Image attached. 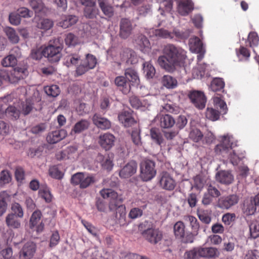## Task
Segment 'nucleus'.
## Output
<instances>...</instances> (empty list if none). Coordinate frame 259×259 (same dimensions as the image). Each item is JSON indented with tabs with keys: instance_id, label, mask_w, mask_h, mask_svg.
I'll return each mask as SVG.
<instances>
[{
	"instance_id": "nucleus-1",
	"label": "nucleus",
	"mask_w": 259,
	"mask_h": 259,
	"mask_svg": "<svg viewBox=\"0 0 259 259\" xmlns=\"http://www.w3.org/2000/svg\"><path fill=\"white\" fill-rule=\"evenodd\" d=\"M163 55L157 60L158 65L166 71L172 73L180 68H184L187 58L186 52L172 44L165 45L162 50Z\"/></svg>"
},
{
	"instance_id": "nucleus-2",
	"label": "nucleus",
	"mask_w": 259,
	"mask_h": 259,
	"mask_svg": "<svg viewBox=\"0 0 259 259\" xmlns=\"http://www.w3.org/2000/svg\"><path fill=\"white\" fill-rule=\"evenodd\" d=\"M82 29L78 31V37L73 33H68L65 39V43L68 46H75L82 42L84 39L89 38L95 34V29H92L89 24H82Z\"/></svg>"
},
{
	"instance_id": "nucleus-3",
	"label": "nucleus",
	"mask_w": 259,
	"mask_h": 259,
	"mask_svg": "<svg viewBox=\"0 0 259 259\" xmlns=\"http://www.w3.org/2000/svg\"><path fill=\"white\" fill-rule=\"evenodd\" d=\"M26 70L18 67L13 69L10 74L5 69L0 70V85L4 81L15 83L23 78L26 75Z\"/></svg>"
},
{
	"instance_id": "nucleus-4",
	"label": "nucleus",
	"mask_w": 259,
	"mask_h": 259,
	"mask_svg": "<svg viewBox=\"0 0 259 259\" xmlns=\"http://www.w3.org/2000/svg\"><path fill=\"white\" fill-rule=\"evenodd\" d=\"M154 162L149 159L142 161L140 164V177L144 181L152 179L156 175Z\"/></svg>"
},
{
	"instance_id": "nucleus-5",
	"label": "nucleus",
	"mask_w": 259,
	"mask_h": 259,
	"mask_svg": "<svg viewBox=\"0 0 259 259\" xmlns=\"http://www.w3.org/2000/svg\"><path fill=\"white\" fill-rule=\"evenodd\" d=\"M62 48L60 44L50 43L44 49V56L47 57L50 62H57L62 56Z\"/></svg>"
},
{
	"instance_id": "nucleus-6",
	"label": "nucleus",
	"mask_w": 259,
	"mask_h": 259,
	"mask_svg": "<svg viewBox=\"0 0 259 259\" xmlns=\"http://www.w3.org/2000/svg\"><path fill=\"white\" fill-rule=\"evenodd\" d=\"M97 64L96 57L91 54H88L85 58L82 60L80 64L77 67L76 72L78 75H81L90 69H93Z\"/></svg>"
},
{
	"instance_id": "nucleus-7",
	"label": "nucleus",
	"mask_w": 259,
	"mask_h": 259,
	"mask_svg": "<svg viewBox=\"0 0 259 259\" xmlns=\"http://www.w3.org/2000/svg\"><path fill=\"white\" fill-rule=\"evenodd\" d=\"M100 193L103 198L109 200V207L111 210L116 208L121 202V199L118 197L117 193L111 189H103Z\"/></svg>"
},
{
	"instance_id": "nucleus-8",
	"label": "nucleus",
	"mask_w": 259,
	"mask_h": 259,
	"mask_svg": "<svg viewBox=\"0 0 259 259\" xmlns=\"http://www.w3.org/2000/svg\"><path fill=\"white\" fill-rule=\"evenodd\" d=\"M239 198L236 194H230L220 197L218 201L217 206L223 209H229L237 204Z\"/></svg>"
},
{
	"instance_id": "nucleus-9",
	"label": "nucleus",
	"mask_w": 259,
	"mask_h": 259,
	"mask_svg": "<svg viewBox=\"0 0 259 259\" xmlns=\"http://www.w3.org/2000/svg\"><path fill=\"white\" fill-rule=\"evenodd\" d=\"M188 97L196 108L202 109L205 107L206 100L203 92L192 91L189 93Z\"/></svg>"
},
{
	"instance_id": "nucleus-10",
	"label": "nucleus",
	"mask_w": 259,
	"mask_h": 259,
	"mask_svg": "<svg viewBox=\"0 0 259 259\" xmlns=\"http://www.w3.org/2000/svg\"><path fill=\"white\" fill-rule=\"evenodd\" d=\"M143 237L151 244L158 243L162 238V233L158 229L148 228L142 233Z\"/></svg>"
},
{
	"instance_id": "nucleus-11",
	"label": "nucleus",
	"mask_w": 259,
	"mask_h": 259,
	"mask_svg": "<svg viewBox=\"0 0 259 259\" xmlns=\"http://www.w3.org/2000/svg\"><path fill=\"white\" fill-rule=\"evenodd\" d=\"M159 183L162 189L168 191L174 190L176 185L175 180L167 172H163L160 174Z\"/></svg>"
},
{
	"instance_id": "nucleus-12",
	"label": "nucleus",
	"mask_w": 259,
	"mask_h": 259,
	"mask_svg": "<svg viewBox=\"0 0 259 259\" xmlns=\"http://www.w3.org/2000/svg\"><path fill=\"white\" fill-rule=\"evenodd\" d=\"M234 138L231 135H225L222 137V143L217 146L215 150L218 151L220 150L222 154L232 150V148L237 144L234 143Z\"/></svg>"
},
{
	"instance_id": "nucleus-13",
	"label": "nucleus",
	"mask_w": 259,
	"mask_h": 259,
	"mask_svg": "<svg viewBox=\"0 0 259 259\" xmlns=\"http://www.w3.org/2000/svg\"><path fill=\"white\" fill-rule=\"evenodd\" d=\"M36 251V245L33 242L26 243L19 253V259H31Z\"/></svg>"
},
{
	"instance_id": "nucleus-14",
	"label": "nucleus",
	"mask_w": 259,
	"mask_h": 259,
	"mask_svg": "<svg viewBox=\"0 0 259 259\" xmlns=\"http://www.w3.org/2000/svg\"><path fill=\"white\" fill-rule=\"evenodd\" d=\"M81 3L84 5V15L87 18L93 19L98 14V10L96 7L95 3L91 0H81Z\"/></svg>"
},
{
	"instance_id": "nucleus-15",
	"label": "nucleus",
	"mask_w": 259,
	"mask_h": 259,
	"mask_svg": "<svg viewBox=\"0 0 259 259\" xmlns=\"http://www.w3.org/2000/svg\"><path fill=\"white\" fill-rule=\"evenodd\" d=\"M155 120L159 122L161 127L164 128L171 127L175 123L174 118L168 114H159L155 118Z\"/></svg>"
},
{
	"instance_id": "nucleus-16",
	"label": "nucleus",
	"mask_w": 259,
	"mask_h": 259,
	"mask_svg": "<svg viewBox=\"0 0 259 259\" xmlns=\"http://www.w3.org/2000/svg\"><path fill=\"white\" fill-rule=\"evenodd\" d=\"M121 60L127 64H135L138 61V58L136 53L129 49H125L120 53Z\"/></svg>"
},
{
	"instance_id": "nucleus-17",
	"label": "nucleus",
	"mask_w": 259,
	"mask_h": 259,
	"mask_svg": "<svg viewBox=\"0 0 259 259\" xmlns=\"http://www.w3.org/2000/svg\"><path fill=\"white\" fill-rule=\"evenodd\" d=\"M41 215L40 211L36 210L33 212L30 219L31 228L35 227L37 232H42L44 228V224L42 222L40 223Z\"/></svg>"
},
{
	"instance_id": "nucleus-18",
	"label": "nucleus",
	"mask_w": 259,
	"mask_h": 259,
	"mask_svg": "<svg viewBox=\"0 0 259 259\" xmlns=\"http://www.w3.org/2000/svg\"><path fill=\"white\" fill-rule=\"evenodd\" d=\"M115 137L109 133L100 135L99 139L100 145L106 150L111 149L114 144Z\"/></svg>"
},
{
	"instance_id": "nucleus-19",
	"label": "nucleus",
	"mask_w": 259,
	"mask_h": 259,
	"mask_svg": "<svg viewBox=\"0 0 259 259\" xmlns=\"http://www.w3.org/2000/svg\"><path fill=\"white\" fill-rule=\"evenodd\" d=\"M137 169V164L135 161L127 163L120 171L119 176L122 178H128L134 175Z\"/></svg>"
},
{
	"instance_id": "nucleus-20",
	"label": "nucleus",
	"mask_w": 259,
	"mask_h": 259,
	"mask_svg": "<svg viewBox=\"0 0 259 259\" xmlns=\"http://www.w3.org/2000/svg\"><path fill=\"white\" fill-rule=\"evenodd\" d=\"M217 182L226 185H230L234 181V176L229 170H220L215 174Z\"/></svg>"
},
{
	"instance_id": "nucleus-21",
	"label": "nucleus",
	"mask_w": 259,
	"mask_h": 259,
	"mask_svg": "<svg viewBox=\"0 0 259 259\" xmlns=\"http://www.w3.org/2000/svg\"><path fill=\"white\" fill-rule=\"evenodd\" d=\"M178 3V12L182 16H186L194 9V5L191 0H177Z\"/></svg>"
},
{
	"instance_id": "nucleus-22",
	"label": "nucleus",
	"mask_w": 259,
	"mask_h": 259,
	"mask_svg": "<svg viewBox=\"0 0 259 259\" xmlns=\"http://www.w3.org/2000/svg\"><path fill=\"white\" fill-rule=\"evenodd\" d=\"M67 135V132L65 130L53 131L48 134L46 140L50 144H55L65 138Z\"/></svg>"
},
{
	"instance_id": "nucleus-23",
	"label": "nucleus",
	"mask_w": 259,
	"mask_h": 259,
	"mask_svg": "<svg viewBox=\"0 0 259 259\" xmlns=\"http://www.w3.org/2000/svg\"><path fill=\"white\" fill-rule=\"evenodd\" d=\"M115 83L120 91L124 94H128L131 91V83L127 81L126 79L122 76H117L115 79Z\"/></svg>"
},
{
	"instance_id": "nucleus-24",
	"label": "nucleus",
	"mask_w": 259,
	"mask_h": 259,
	"mask_svg": "<svg viewBox=\"0 0 259 259\" xmlns=\"http://www.w3.org/2000/svg\"><path fill=\"white\" fill-rule=\"evenodd\" d=\"M133 27L131 21L127 19H122L120 25V35L123 38H127L131 33Z\"/></svg>"
},
{
	"instance_id": "nucleus-25",
	"label": "nucleus",
	"mask_w": 259,
	"mask_h": 259,
	"mask_svg": "<svg viewBox=\"0 0 259 259\" xmlns=\"http://www.w3.org/2000/svg\"><path fill=\"white\" fill-rule=\"evenodd\" d=\"M118 119L125 127L132 126L135 122L131 112L128 111H123L120 112L118 115Z\"/></svg>"
},
{
	"instance_id": "nucleus-26",
	"label": "nucleus",
	"mask_w": 259,
	"mask_h": 259,
	"mask_svg": "<svg viewBox=\"0 0 259 259\" xmlns=\"http://www.w3.org/2000/svg\"><path fill=\"white\" fill-rule=\"evenodd\" d=\"M116 222L120 226H124L127 224L126 219L125 207L123 205H119L116 207Z\"/></svg>"
},
{
	"instance_id": "nucleus-27",
	"label": "nucleus",
	"mask_w": 259,
	"mask_h": 259,
	"mask_svg": "<svg viewBox=\"0 0 259 259\" xmlns=\"http://www.w3.org/2000/svg\"><path fill=\"white\" fill-rule=\"evenodd\" d=\"M94 123L99 128L102 130L108 129L111 127L110 121L106 118L95 114L93 118Z\"/></svg>"
},
{
	"instance_id": "nucleus-28",
	"label": "nucleus",
	"mask_w": 259,
	"mask_h": 259,
	"mask_svg": "<svg viewBox=\"0 0 259 259\" xmlns=\"http://www.w3.org/2000/svg\"><path fill=\"white\" fill-rule=\"evenodd\" d=\"M97 161H99L103 168L111 170L113 166L112 157L109 155L103 156L102 154H99L97 158Z\"/></svg>"
},
{
	"instance_id": "nucleus-29",
	"label": "nucleus",
	"mask_w": 259,
	"mask_h": 259,
	"mask_svg": "<svg viewBox=\"0 0 259 259\" xmlns=\"http://www.w3.org/2000/svg\"><path fill=\"white\" fill-rule=\"evenodd\" d=\"M201 257L208 258H216L220 255L219 250L215 247H200Z\"/></svg>"
},
{
	"instance_id": "nucleus-30",
	"label": "nucleus",
	"mask_w": 259,
	"mask_h": 259,
	"mask_svg": "<svg viewBox=\"0 0 259 259\" xmlns=\"http://www.w3.org/2000/svg\"><path fill=\"white\" fill-rule=\"evenodd\" d=\"M77 21L78 18L75 15H64L62 16L59 25L63 28H67L74 25Z\"/></svg>"
},
{
	"instance_id": "nucleus-31",
	"label": "nucleus",
	"mask_w": 259,
	"mask_h": 259,
	"mask_svg": "<svg viewBox=\"0 0 259 259\" xmlns=\"http://www.w3.org/2000/svg\"><path fill=\"white\" fill-rule=\"evenodd\" d=\"M189 46L192 52H201L204 49L203 44L197 36H192L189 41Z\"/></svg>"
},
{
	"instance_id": "nucleus-32",
	"label": "nucleus",
	"mask_w": 259,
	"mask_h": 259,
	"mask_svg": "<svg viewBox=\"0 0 259 259\" xmlns=\"http://www.w3.org/2000/svg\"><path fill=\"white\" fill-rule=\"evenodd\" d=\"M98 2L100 9L105 15L109 18L113 16V8L107 0H98Z\"/></svg>"
},
{
	"instance_id": "nucleus-33",
	"label": "nucleus",
	"mask_w": 259,
	"mask_h": 259,
	"mask_svg": "<svg viewBox=\"0 0 259 259\" xmlns=\"http://www.w3.org/2000/svg\"><path fill=\"white\" fill-rule=\"evenodd\" d=\"M150 36H156L160 38H173V34L167 30L161 28L154 29H152L149 32Z\"/></svg>"
},
{
	"instance_id": "nucleus-34",
	"label": "nucleus",
	"mask_w": 259,
	"mask_h": 259,
	"mask_svg": "<svg viewBox=\"0 0 259 259\" xmlns=\"http://www.w3.org/2000/svg\"><path fill=\"white\" fill-rule=\"evenodd\" d=\"M13 213H9L6 217V223L9 228L18 229L21 227V223Z\"/></svg>"
},
{
	"instance_id": "nucleus-35",
	"label": "nucleus",
	"mask_w": 259,
	"mask_h": 259,
	"mask_svg": "<svg viewBox=\"0 0 259 259\" xmlns=\"http://www.w3.org/2000/svg\"><path fill=\"white\" fill-rule=\"evenodd\" d=\"M124 75L129 82H132L134 85H138L139 84L140 79L137 72L135 70L128 68L125 70Z\"/></svg>"
},
{
	"instance_id": "nucleus-36",
	"label": "nucleus",
	"mask_w": 259,
	"mask_h": 259,
	"mask_svg": "<svg viewBox=\"0 0 259 259\" xmlns=\"http://www.w3.org/2000/svg\"><path fill=\"white\" fill-rule=\"evenodd\" d=\"M226 154H228V158L229 159L230 162L233 165H237L239 162L244 157L243 153L237 155L234 150H232V149L224 153V154L222 155L225 157Z\"/></svg>"
},
{
	"instance_id": "nucleus-37",
	"label": "nucleus",
	"mask_w": 259,
	"mask_h": 259,
	"mask_svg": "<svg viewBox=\"0 0 259 259\" xmlns=\"http://www.w3.org/2000/svg\"><path fill=\"white\" fill-rule=\"evenodd\" d=\"M214 106L220 109V112L223 114H226L227 112L228 108L226 102L222 99L220 96H216L213 98Z\"/></svg>"
},
{
	"instance_id": "nucleus-38",
	"label": "nucleus",
	"mask_w": 259,
	"mask_h": 259,
	"mask_svg": "<svg viewBox=\"0 0 259 259\" xmlns=\"http://www.w3.org/2000/svg\"><path fill=\"white\" fill-rule=\"evenodd\" d=\"M90 123L87 120H81L75 123L71 130V134H78L85 130L89 126Z\"/></svg>"
},
{
	"instance_id": "nucleus-39",
	"label": "nucleus",
	"mask_w": 259,
	"mask_h": 259,
	"mask_svg": "<svg viewBox=\"0 0 259 259\" xmlns=\"http://www.w3.org/2000/svg\"><path fill=\"white\" fill-rule=\"evenodd\" d=\"M163 85L167 89H174L177 85V80L174 77L169 75H164L161 79Z\"/></svg>"
},
{
	"instance_id": "nucleus-40",
	"label": "nucleus",
	"mask_w": 259,
	"mask_h": 259,
	"mask_svg": "<svg viewBox=\"0 0 259 259\" xmlns=\"http://www.w3.org/2000/svg\"><path fill=\"white\" fill-rule=\"evenodd\" d=\"M203 136L202 133L198 128L194 127L191 128L189 137L193 141L198 142L202 139Z\"/></svg>"
},
{
	"instance_id": "nucleus-41",
	"label": "nucleus",
	"mask_w": 259,
	"mask_h": 259,
	"mask_svg": "<svg viewBox=\"0 0 259 259\" xmlns=\"http://www.w3.org/2000/svg\"><path fill=\"white\" fill-rule=\"evenodd\" d=\"M200 247H195L186 251L184 254L185 259H198L201 257Z\"/></svg>"
},
{
	"instance_id": "nucleus-42",
	"label": "nucleus",
	"mask_w": 259,
	"mask_h": 259,
	"mask_svg": "<svg viewBox=\"0 0 259 259\" xmlns=\"http://www.w3.org/2000/svg\"><path fill=\"white\" fill-rule=\"evenodd\" d=\"M143 70L147 78H152L155 75V69L149 62L143 64Z\"/></svg>"
},
{
	"instance_id": "nucleus-43",
	"label": "nucleus",
	"mask_w": 259,
	"mask_h": 259,
	"mask_svg": "<svg viewBox=\"0 0 259 259\" xmlns=\"http://www.w3.org/2000/svg\"><path fill=\"white\" fill-rule=\"evenodd\" d=\"M243 211L244 213L247 215H252L256 211V206L251 199L245 202Z\"/></svg>"
},
{
	"instance_id": "nucleus-44",
	"label": "nucleus",
	"mask_w": 259,
	"mask_h": 259,
	"mask_svg": "<svg viewBox=\"0 0 259 259\" xmlns=\"http://www.w3.org/2000/svg\"><path fill=\"white\" fill-rule=\"evenodd\" d=\"M95 182V179L93 175L83 174L80 187L83 189L86 188Z\"/></svg>"
},
{
	"instance_id": "nucleus-45",
	"label": "nucleus",
	"mask_w": 259,
	"mask_h": 259,
	"mask_svg": "<svg viewBox=\"0 0 259 259\" xmlns=\"http://www.w3.org/2000/svg\"><path fill=\"white\" fill-rule=\"evenodd\" d=\"M5 33L11 42L14 44L18 42L19 37L14 29L11 27H7L5 29Z\"/></svg>"
},
{
	"instance_id": "nucleus-46",
	"label": "nucleus",
	"mask_w": 259,
	"mask_h": 259,
	"mask_svg": "<svg viewBox=\"0 0 259 259\" xmlns=\"http://www.w3.org/2000/svg\"><path fill=\"white\" fill-rule=\"evenodd\" d=\"M185 220L189 222L192 231L195 235H197L199 229V224L197 219L193 216L188 215L186 217Z\"/></svg>"
},
{
	"instance_id": "nucleus-47",
	"label": "nucleus",
	"mask_w": 259,
	"mask_h": 259,
	"mask_svg": "<svg viewBox=\"0 0 259 259\" xmlns=\"http://www.w3.org/2000/svg\"><path fill=\"white\" fill-rule=\"evenodd\" d=\"M197 215L200 220L206 224H209L211 222L210 213L206 210L199 209L197 210Z\"/></svg>"
},
{
	"instance_id": "nucleus-48",
	"label": "nucleus",
	"mask_w": 259,
	"mask_h": 259,
	"mask_svg": "<svg viewBox=\"0 0 259 259\" xmlns=\"http://www.w3.org/2000/svg\"><path fill=\"white\" fill-rule=\"evenodd\" d=\"M150 136L152 139L159 145H161L163 143V139L158 129L155 128H151L150 130Z\"/></svg>"
},
{
	"instance_id": "nucleus-49",
	"label": "nucleus",
	"mask_w": 259,
	"mask_h": 259,
	"mask_svg": "<svg viewBox=\"0 0 259 259\" xmlns=\"http://www.w3.org/2000/svg\"><path fill=\"white\" fill-rule=\"evenodd\" d=\"M225 83L220 78H216L213 79L210 84V89L213 92H217L223 89Z\"/></svg>"
},
{
	"instance_id": "nucleus-50",
	"label": "nucleus",
	"mask_w": 259,
	"mask_h": 259,
	"mask_svg": "<svg viewBox=\"0 0 259 259\" xmlns=\"http://www.w3.org/2000/svg\"><path fill=\"white\" fill-rule=\"evenodd\" d=\"M185 226L182 222H178L175 224L174 227V233L175 235L179 238L184 237L185 233Z\"/></svg>"
},
{
	"instance_id": "nucleus-51",
	"label": "nucleus",
	"mask_w": 259,
	"mask_h": 259,
	"mask_svg": "<svg viewBox=\"0 0 259 259\" xmlns=\"http://www.w3.org/2000/svg\"><path fill=\"white\" fill-rule=\"evenodd\" d=\"M53 22L48 19H40L37 22L36 26L40 29L49 30L53 26Z\"/></svg>"
},
{
	"instance_id": "nucleus-52",
	"label": "nucleus",
	"mask_w": 259,
	"mask_h": 259,
	"mask_svg": "<svg viewBox=\"0 0 259 259\" xmlns=\"http://www.w3.org/2000/svg\"><path fill=\"white\" fill-rule=\"evenodd\" d=\"M44 90L48 96L53 97H57L60 93L59 88L57 85L45 87Z\"/></svg>"
},
{
	"instance_id": "nucleus-53",
	"label": "nucleus",
	"mask_w": 259,
	"mask_h": 259,
	"mask_svg": "<svg viewBox=\"0 0 259 259\" xmlns=\"http://www.w3.org/2000/svg\"><path fill=\"white\" fill-rule=\"evenodd\" d=\"M6 115L12 119H17L19 117L20 112L15 107L11 106L7 108Z\"/></svg>"
},
{
	"instance_id": "nucleus-54",
	"label": "nucleus",
	"mask_w": 259,
	"mask_h": 259,
	"mask_svg": "<svg viewBox=\"0 0 259 259\" xmlns=\"http://www.w3.org/2000/svg\"><path fill=\"white\" fill-rule=\"evenodd\" d=\"M172 8V0H162L160 2L159 10L161 15H163V9L166 12H170Z\"/></svg>"
},
{
	"instance_id": "nucleus-55",
	"label": "nucleus",
	"mask_w": 259,
	"mask_h": 259,
	"mask_svg": "<svg viewBox=\"0 0 259 259\" xmlns=\"http://www.w3.org/2000/svg\"><path fill=\"white\" fill-rule=\"evenodd\" d=\"M17 62L15 57L10 54L2 60L1 63L4 67H9L15 66Z\"/></svg>"
},
{
	"instance_id": "nucleus-56",
	"label": "nucleus",
	"mask_w": 259,
	"mask_h": 259,
	"mask_svg": "<svg viewBox=\"0 0 259 259\" xmlns=\"http://www.w3.org/2000/svg\"><path fill=\"white\" fill-rule=\"evenodd\" d=\"M39 195L48 202H50L52 198V196L49 189L46 186L40 188L39 190Z\"/></svg>"
},
{
	"instance_id": "nucleus-57",
	"label": "nucleus",
	"mask_w": 259,
	"mask_h": 259,
	"mask_svg": "<svg viewBox=\"0 0 259 259\" xmlns=\"http://www.w3.org/2000/svg\"><path fill=\"white\" fill-rule=\"evenodd\" d=\"M220 113L218 111L212 108H207L205 115L207 118L212 121H215L219 118Z\"/></svg>"
},
{
	"instance_id": "nucleus-58",
	"label": "nucleus",
	"mask_w": 259,
	"mask_h": 259,
	"mask_svg": "<svg viewBox=\"0 0 259 259\" xmlns=\"http://www.w3.org/2000/svg\"><path fill=\"white\" fill-rule=\"evenodd\" d=\"M29 4L36 13L42 11L45 7L41 0H30Z\"/></svg>"
},
{
	"instance_id": "nucleus-59",
	"label": "nucleus",
	"mask_w": 259,
	"mask_h": 259,
	"mask_svg": "<svg viewBox=\"0 0 259 259\" xmlns=\"http://www.w3.org/2000/svg\"><path fill=\"white\" fill-rule=\"evenodd\" d=\"M11 209L13 213L16 217L22 218L23 217L24 212L21 206L17 202L13 203L11 205Z\"/></svg>"
},
{
	"instance_id": "nucleus-60",
	"label": "nucleus",
	"mask_w": 259,
	"mask_h": 259,
	"mask_svg": "<svg viewBox=\"0 0 259 259\" xmlns=\"http://www.w3.org/2000/svg\"><path fill=\"white\" fill-rule=\"evenodd\" d=\"M7 195L5 192L0 193V217L6 212L7 209V203L5 199Z\"/></svg>"
},
{
	"instance_id": "nucleus-61",
	"label": "nucleus",
	"mask_w": 259,
	"mask_h": 259,
	"mask_svg": "<svg viewBox=\"0 0 259 259\" xmlns=\"http://www.w3.org/2000/svg\"><path fill=\"white\" fill-rule=\"evenodd\" d=\"M33 108V103L31 100L27 99L25 103H22L21 112L24 115L28 114Z\"/></svg>"
},
{
	"instance_id": "nucleus-62",
	"label": "nucleus",
	"mask_w": 259,
	"mask_h": 259,
	"mask_svg": "<svg viewBox=\"0 0 259 259\" xmlns=\"http://www.w3.org/2000/svg\"><path fill=\"white\" fill-rule=\"evenodd\" d=\"M131 136L133 142L134 144L138 147L142 146V143L141 139L140 132L139 130L136 129L133 131Z\"/></svg>"
},
{
	"instance_id": "nucleus-63",
	"label": "nucleus",
	"mask_w": 259,
	"mask_h": 259,
	"mask_svg": "<svg viewBox=\"0 0 259 259\" xmlns=\"http://www.w3.org/2000/svg\"><path fill=\"white\" fill-rule=\"evenodd\" d=\"M136 43L141 48H149L150 46V43L147 39V38L143 35H140L138 38L136 39Z\"/></svg>"
},
{
	"instance_id": "nucleus-64",
	"label": "nucleus",
	"mask_w": 259,
	"mask_h": 259,
	"mask_svg": "<svg viewBox=\"0 0 259 259\" xmlns=\"http://www.w3.org/2000/svg\"><path fill=\"white\" fill-rule=\"evenodd\" d=\"M248 40L249 42L250 47L257 46L259 41V38L257 33L255 32H250L248 36Z\"/></svg>"
}]
</instances>
